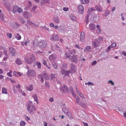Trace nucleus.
I'll list each match as a JSON object with an SVG mask.
<instances>
[{"label":"nucleus","mask_w":126,"mask_h":126,"mask_svg":"<svg viewBox=\"0 0 126 126\" xmlns=\"http://www.w3.org/2000/svg\"><path fill=\"white\" fill-rule=\"evenodd\" d=\"M27 110L28 111L29 113L32 114L34 113V112L35 111V106L32 103H30L27 105Z\"/></svg>","instance_id":"nucleus-1"},{"label":"nucleus","mask_w":126,"mask_h":126,"mask_svg":"<svg viewBox=\"0 0 126 126\" xmlns=\"http://www.w3.org/2000/svg\"><path fill=\"white\" fill-rule=\"evenodd\" d=\"M24 59L26 62L29 64H31L35 60L34 55L33 54H32L29 57H26Z\"/></svg>","instance_id":"nucleus-2"},{"label":"nucleus","mask_w":126,"mask_h":126,"mask_svg":"<svg viewBox=\"0 0 126 126\" xmlns=\"http://www.w3.org/2000/svg\"><path fill=\"white\" fill-rule=\"evenodd\" d=\"M62 110L63 111L65 114L68 116L70 119L71 120L73 118V117L71 113L67 109L63 108Z\"/></svg>","instance_id":"nucleus-3"},{"label":"nucleus","mask_w":126,"mask_h":126,"mask_svg":"<svg viewBox=\"0 0 126 126\" xmlns=\"http://www.w3.org/2000/svg\"><path fill=\"white\" fill-rule=\"evenodd\" d=\"M38 78L40 79H49V76L45 72H43L41 74H39Z\"/></svg>","instance_id":"nucleus-4"},{"label":"nucleus","mask_w":126,"mask_h":126,"mask_svg":"<svg viewBox=\"0 0 126 126\" xmlns=\"http://www.w3.org/2000/svg\"><path fill=\"white\" fill-rule=\"evenodd\" d=\"M47 45V41L46 40H42L38 43V45L42 48L45 47Z\"/></svg>","instance_id":"nucleus-5"},{"label":"nucleus","mask_w":126,"mask_h":126,"mask_svg":"<svg viewBox=\"0 0 126 126\" xmlns=\"http://www.w3.org/2000/svg\"><path fill=\"white\" fill-rule=\"evenodd\" d=\"M78 55H74L70 57L69 59L72 62L77 63L78 62Z\"/></svg>","instance_id":"nucleus-6"},{"label":"nucleus","mask_w":126,"mask_h":126,"mask_svg":"<svg viewBox=\"0 0 126 126\" xmlns=\"http://www.w3.org/2000/svg\"><path fill=\"white\" fill-rule=\"evenodd\" d=\"M27 75L28 77H34L36 76V73L34 70H29L28 71Z\"/></svg>","instance_id":"nucleus-7"},{"label":"nucleus","mask_w":126,"mask_h":126,"mask_svg":"<svg viewBox=\"0 0 126 126\" xmlns=\"http://www.w3.org/2000/svg\"><path fill=\"white\" fill-rule=\"evenodd\" d=\"M22 15L23 17L26 19L29 18L32 16V14H30L29 12L27 11H24L22 14Z\"/></svg>","instance_id":"nucleus-8"},{"label":"nucleus","mask_w":126,"mask_h":126,"mask_svg":"<svg viewBox=\"0 0 126 126\" xmlns=\"http://www.w3.org/2000/svg\"><path fill=\"white\" fill-rule=\"evenodd\" d=\"M70 64L71 65V68L69 70L71 72V74L75 73L77 69L75 65L73 64L72 63H71Z\"/></svg>","instance_id":"nucleus-9"},{"label":"nucleus","mask_w":126,"mask_h":126,"mask_svg":"<svg viewBox=\"0 0 126 126\" xmlns=\"http://www.w3.org/2000/svg\"><path fill=\"white\" fill-rule=\"evenodd\" d=\"M56 58V55L54 54H52L49 56V59L50 61L52 63L54 62L55 59Z\"/></svg>","instance_id":"nucleus-10"},{"label":"nucleus","mask_w":126,"mask_h":126,"mask_svg":"<svg viewBox=\"0 0 126 126\" xmlns=\"http://www.w3.org/2000/svg\"><path fill=\"white\" fill-rule=\"evenodd\" d=\"M100 42L97 40H95L92 42V45L94 48L98 47L99 45Z\"/></svg>","instance_id":"nucleus-11"},{"label":"nucleus","mask_w":126,"mask_h":126,"mask_svg":"<svg viewBox=\"0 0 126 126\" xmlns=\"http://www.w3.org/2000/svg\"><path fill=\"white\" fill-rule=\"evenodd\" d=\"M50 39L54 41H58L59 40V36L57 34H54L51 36Z\"/></svg>","instance_id":"nucleus-12"},{"label":"nucleus","mask_w":126,"mask_h":126,"mask_svg":"<svg viewBox=\"0 0 126 126\" xmlns=\"http://www.w3.org/2000/svg\"><path fill=\"white\" fill-rule=\"evenodd\" d=\"M61 90L63 93H66L68 91V89L67 86L64 85L62 87Z\"/></svg>","instance_id":"nucleus-13"},{"label":"nucleus","mask_w":126,"mask_h":126,"mask_svg":"<svg viewBox=\"0 0 126 126\" xmlns=\"http://www.w3.org/2000/svg\"><path fill=\"white\" fill-rule=\"evenodd\" d=\"M9 52L11 54L12 56H14L15 54V50L14 48L11 47L9 48Z\"/></svg>","instance_id":"nucleus-14"},{"label":"nucleus","mask_w":126,"mask_h":126,"mask_svg":"<svg viewBox=\"0 0 126 126\" xmlns=\"http://www.w3.org/2000/svg\"><path fill=\"white\" fill-rule=\"evenodd\" d=\"M78 11L79 13L80 14H82L83 13L84 8L83 6L81 5L78 6Z\"/></svg>","instance_id":"nucleus-15"},{"label":"nucleus","mask_w":126,"mask_h":126,"mask_svg":"<svg viewBox=\"0 0 126 126\" xmlns=\"http://www.w3.org/2000/svg\"><path fill=\"white\" fill-rule=\"evenodd\" d=\"M85 33L84 32H82L80 34V39L81 42H83L85 40Z\"/></svg>","instance_id":"nucleus-16"},{"label":"nucleus","mask_w":126,"mask_h":126,"mask_svg":"<svg viewBox=\"0 0 126 126\" xmlns=\"http://www.w3.org/2000/svg\"><path fill=\"white\" fill-rule=\"evenodd\" d=\"M98 16V15H97L96 14L94 16L91 17V18H93V21L94 22H96L98 20L99 18Z\"/></svg>","instance_id":"nucleus-17"},{"label":"nucleus","mask_w":126,"mask_h":126,"mask_svg":"<svg viewBox=\"0 0 126 126\" xmlns=\"http://www.w3.org/2000/svg\"><path fill=\"white\" fill-rule=\"evenodd\" d=\"M95 28V25L93 23H91L89 25V29L91 30H94Z\"/></svg>","instance_id":"nucleus-18"},{"label":"nucleus","mask_w":126,"mask_h":126,"mask_svg":"<svg viewBox=\"0 0 126 126\" xmlns=\"http://www.w3.org/2000/svg\"><path fill=\"white\" fill-rule=\"evenodd\" d=\"M18 7L16 5H13L12 6L13 9L12 12L14 13H15L17 12Z\"/></svg>","instance_id":"nucleus-19"},{"label":"nucleus","mask_w":126,"mask_h":126,"mask_svg":"<svg viewBox=\"0 0 126 126\" xmlns=\"http://www.w3.org/2000/svg\"><path fill=\"white\" fill-rule=\"evenodd\" d=\"M91 49V47L90 46H86L84 50L85 52H87L88 51L90 52V49Z\"/></svg>","instance_id":"nucleus-20"},{"label":"nucleus","mask_w":126,"mask_h":126,"mask_svg":"<svg viewBox=\"0 0 126 126\" xmlns=\"http://www.w3.org/2000/svg\"><path fill=\"white\" fill-rule=\"evenodd\" d=\"M26 89L27 90L31 91L33 89V87L32 85H31L29 86H26Z\"/></svg>","instance_id":"nucleus-21"},{"label":"nucleus","mask_w":126,"mask_h":126,"mask_svg":"<svg viewBox=\"0 0 126 126\" xmlns=\"http://www.w3.org/2000/svg\"><path fill=\"white\" fill-rule=\"evenodd\" d=\"M68 52L70 54H74L76 53V51L75 49H73L71 50L69 49Z\"/></svg>","instance_id":"nucleus-22"},{"label":"nucleus","mask_w":126,"mask_h":126,"mask_svg":"<svg viewBox=\"0 0 126 126\" xmlns=\"http://www.w3.org/2000/svg\"><path fill=\"white\" fill-rule=\"evenodd\" d=\"M89 15H87L85 17L84 21L86 23V25H87L89 21Z\"/></svg>","instance_id":"nucleus-23"},{"label":"nucleus","mask_w":126,"mask_h":126,"mask_svg":"<svg viewBox=\"0 0 126 126\" xmlns=\"http://www.w3.org/2000/svg\"><path fill=\"white\" fill-rule=\"evenodd\" d=\"M59 48V47L57 45H55L53 46H51V48L53 51H54L55 50H57Z\"/></svg>","instance_id":"nucleus-24"},{"label":"nucleus","mask_w":126,"mask_h":126,"mask_svg":"<svg viewBox=\"0 0 126 126\" xmlns=\"http://www.w3.org/2000/svg\"><path fill=\"white\" fill-rule=\"evenodd\" d=\"M54 21L55 23H58L60 22V20L59 19L58 17L57 16L54 17Z\"/></svg>","instance_id":"nucleus-25"},{"label":"nucleus","mask_w":126,"mask_h":126,"mask_svg":"<svg viewBox=\"0 0 126 126\" xmlns=\"http://www.w3.org/2000/svg\"><path fill=\"white\" fill-rule=\"evenodd\" d=\"M95 10L93 9V8H92L90 9H89L88 11V13L89 15L91 14V13L93 11H95Z\"/></svg>","instance_id":"nucleus-26"},{"label":"nucleus","mask_w":126,"mask_h":126,"mask_svg":"<svg viewBox=\"0 0 126 126\" xmlns=\"http://www.w3.org/2000/svg\"><path fill=\"white\" fill-rule=\"evenodd\" d=\"M70 90L72 95L74 97L76 98V95L74 93L72 88L71 87L70 89Z\"/></svg>","instance_id":"nucleus-27"},{"label":"nucleus","mask_w":126,"mask_h":126,"mask_svg":"<svg viewBox=\"0 0 126 126\" xmlns=\"http://www.w3.org/2000/svg\"><path fill=\"white\" fill-rule=\"evenodd\" d=\"M110 13V11L108 10H107L105 11V13L104 14V16L106 17L108 16L109 14Z\"/></svg>","instance_id":"nucleus-28"},{"label":"nucleus","mask_w":126,"mask_h":126,"mask_svg":"<svg viewBox=\"0 0 126 126\" xmlns=\"http://www.w3.org/2000/svg\"><path fill=\"white\" fill-rule=\"evenodd\" d=\"M32 97L34 98V100L36 102L37 104H38V99H37V96L36 94H34V95H33Z\"/></svg>","instance_id":"nucleus-29"},{"label":"nucleus","mask_w":126,"mask_h":126,"mask_svg":"<svg viewBox=\"0 0 126 126\" xmlns=\"http://www.w3.org/2000/svg\"><path fill=\"white\" fill-rule=\"evenodd\" d=\"M16 64L18 65H20L22 64V62L20 59L17 58L16 61Z\"/></svg>","instance_id":"nucleus-30"},{"label":"nucleus","mask_w":126,"mask_h":126,"mask_svg":"<svg viewBox=\"0 0 126 126\" xmlns=\"http://www.w3.org/2000/svg\"><path fill=\"white\" fill-rule=\"evenodd\" d=\"M70 18L74 21H76V17L74 16L71 15L70 16Z\"/></svg>","instance_id":"nucleus-31"},{"label":"nucleus","mask_w":126,"mask_h":126,"mask_svg":"<svg viewBox=\"0 0 126 126\" xmlns=\"http://www.w3.org/2000/svg\"><path fill=\"white\" fill-rule=\"evenodd\" d=\"M51 64L53 67L56 69L58 68V66L57 63L54 62H52Z\"/></svg>","instance_id":"nucleus-32"},{"label":"nucleus","mask_w":126,"mask_h":126,"mask_svg":"<svg viewBox=\"0 0 126 126\" xmlns=\"http://www.w3.org/2000/svg\"><path fill=\"white\" fill-rule=\"evenodd\" d=\"M64 57L65 59H67L68 58H69V59H70V55H69L68 53H66L65 54Z\"/></svg>","instance_id":"nucleus-33"},{"label":"nucleus","mask_w":126,"mask_h":126,"mask_svg":"<svg viewBox=\"0 0 126 126\" xmlns=\"http://www.w3.org/2000/svg\"><path fill=\"white\" fill-rule=\"evenodd\" d=\"M81 2L83 4L88 3L89 2V0H80Z\"/></svg>","instance_id":"nucleus-34"},{"label":"nucleus","mask_w":126,"mask_h":126,"mask_svg":"<svg viewBox=\"0 0 126 126\" xmlns=\"http://www.w3.org/2000/svg\"><path fill=\"white\" fill-rule=\"evenodd\" d=\"M57 74H51L50 75V77L51 79L53 78H56Z\"/></svg>","instance_id":"nucleus-35"},{"label":"nucleus","mask_w":126,"mask_h":126,"mask_svg":"<svg viewBox=\"0 0 126 126\" xmlns=\"http://www.w3.org/2000/svg\"><path fill=\"white\" fill-rule=\"evenodd\" d=\"M2 93L3 94H7V92L6 89L5 88H3L2 90Z\"/></svg>","instance_id":"nucleus-36"},{"label":"nucleus","mask_w":126,"mask_h":126,"mask_svg":"<svg viewBox=\"0 0 126 126\" xmlns=\"http://www.w3.org/2000/svg\"><path fill=\"white\" fill-rule=\"evenodd\" d=\"M49 0H41V4H44L46 3H49V2H48Z\"/></svg>","instance_id":"nucleus-37"},{"label":"nucleus","mask_w":126,"mask_h":126,"mask_svg":"<svg viewBox=\"0 0 126 126\" xmlns=\"http://www.w3.org/2000/svg\"><path fill=\"white\" fill-rule=\"evenodd\" d=\"M79 105H80L82 107L85 108L86 107L85 104L82 102H80L79 104H78Z\"/></svg>","instance_id":"nucleus-38"},{"label":"nucleus","mask_w":126,"mask_h":126,"mask_svg":"<svg viewBox=\"0 0 126 126\" xmlns=\"http://www.w3.org/2000/svg\"><path fill=\"white\" fill-rule=\"evenodd\" d=\"M95 7L97 10H98L99 12L102 11V9L101 7H99L98 6H96Z\"/></svg>","instance_id":"nucleus-39"},{"label":"nucleus","mask_w":126,"mask_h":126,"mask_svg":"<svg viewBox=\"0 0 126 126\" xmlns=\"http://www.w3.org/2000/svg\"><path fill=\"white\" fill-rule=\"evenodd\" d=\"M27 23L29 25H31L32 24H33L35 26L36 25L32 22L30 20H27Z\"/></svg>","instance_id":"nucleus-40"},{"label":"nucleus","mask_w":126,"mask_h":126,"mask_svg":"<svg viewBox=\"0 0 126 126\" xmlns=\"http://www.w3.org/2000/svg\"><path fill=\"white\" fill-rule=\"evenodd\" d=\"M70 73H71L70 70L67 71L65 72V75L66 76H69V74Z\"/></svg>","instance_id":"nucleus-41"},{"label":"nucleus","mask_w":126,"mask_h":126,"mask_svg":"<svg viewBox=\"0 0 126 126\" xmlns=\"http://www.w3.org/2000/svg\"><path fill=\"white\" fill-rule=\"evenodd\" d=\"M26 124L25 122L23 121H20V125L21 126H24Z\"/></svg>","instance_id":"nucleus-42"},{"label":"nucleus","mask_w":126,"mask_h":126,"mask_svg":"<svg viewBox=\"0 0 126 126\" xmlns=\"http://www.w3.org/2000/svg\"><path fill=\"white\" fill-rule=\"evenodd\" d=\"M23 11V9L22 8L20 7H18L17 10V12L18 13H20L22 12Z\"/></svg>","instance_id":"nucleus-43"},{"label":"nucleus","mask_w":126,"mask_h":126,"mask_svg":"<svg viewBox=\"0 0 126 126\" xmlns=\"http://www.w3.org/2000/svg\"><path fill=\"white\" fill-rule=\"evenodd\" d=\"M16 37L17 39L18 40H20L21 38V36L18 33L17 34V35L16 36Z\"/></svg>","instance_id":"nucleus-44"},{"label":"nucleus","mask_w":126,"mask_h":126,"mask_svg":"<svg viewBox=\"0 0 126 126\" xmlns=\"http://www.w3.org/2000/svg\"><path fill=\"white\" fill-rule=\"evenodd\" d=\"M85 84L86 85H88L89 86L90 85H94L93 83L91 82H88L86 83H85Z\"/></svg>","instance_id":"nucleus-45"},{"label":"nucleus","mask_w":126,"mask_h":126,"mask_svg":"<svg viewBox=\"0 0 126 126\" xmlns=\"http://www.w3.org/2000/svg\"><path fill=\"white\" fill-rule=\"evenodd\" d=\"M80 100V98L79 97H77L76 100V102L78 104H79V100Z\"/></svg>","instance_id":"nucleus-46"},{"label":"nucleus","mask_w":126,"mask_h":126,"mask_svg":"<svg viewBox=\"0 0 126 126\" xmlns=\"http://www.w3.org/2000/svg\"><path fill=\"white\" fill-rule=\"evenodd\" d=\"M25 119L27 121H28L30 120V117L27 116V115H25Z\"/></svg>","instance_id":"nucleus-47"},{"label":"nucleus","mask_w":126,"mask_h":126,"mask_svg":"<svg viewBox=\"0 0 126 126\" xmlns=\"http://www.w3.org/2000/svg\"><path fill=\"white\" fill-rule=\"evenodd\" d=\"M37 66L38 67L39 69H40L41 67V64L40 62L37 63Z\"/></svg>","instance_id":"nucleus-48"},{"label":"nucleus","mask_w":126,"mask_h":126,"mask_svg":"<svg viewBox=\"0 0 126 126\" xmlns=\"http://www.w3.org/2000/svg\"><path fill=\"white\" fill-rule=\"evenodd\" d=\"M98 41H99L100 42V43L102 42L103 41V38L102 37H99L98 38V39H97Z\"/></svg>","instance_id":"nucleus-49"},{"label":"nucleus","mask_w":126,"mask_h":126,"mask_svg":"<svg viewBox=\"0 0 126 126\" xmlns=\"http://www.w3.org/2000/svg\"><path fill=\"white\" fill-rule=\"evenodd\" d=\"M108 83L109 84H111L113 85H114V82L111 80H109L108 81Z\"/></svg>","instance_id":"nucleus-50"},{"label":"nucleus","mask_w":126,"mask_h":126,"mask_svg":"<svg viewBox=\"0 0 126 126\" xmlns=\"http://www.w3.org/2000/svg\"><path fill=\"white\" fill-rule=\"evenodd\" d=\"M19 20L20 22L22 24H23L25 22V20L22 18L19 19Z\"/></svg>","instance_id":"nucleus-51"},{"label":"nucleus","mask_w":126,"mask_h":126,"mask_svg":"<svg viewBox=\"0 0 126 126\" xmlns=\"http://www.w3.org/2000/svg\"><path fill=\"white\" fill-rule=\"evenodd\" d=\"M32 42L31 43V45L32 46V47L34 46H35V41H32Z\"/></svg>","instance_id":"nucleus-52"},{"label":"nucleus","mask_w":126,"mask_h":126,"mask_svg":"<svg viewBox=\"0 0 126 126\" xmlns=\"http://www.w3.org/2000/svg\"><path fill=\"white\" fill-rule=\"evenodd\" d=\"M18 72H16V71H14L13 72V74L14 75L16 76V77L18 76Z\"/></svg>","instance_id":"nucleus-53"},{"label":"nucleus","mask_w":126,"mask_h":126,"mask_svg":"<svg viewBox=\"0 0 126 126\" xmlns=\"http://www.w3.org/2000/svg\"><path fill=\"white\" fill-rule=\"evenodd\" d=\"M7 35L10 38H11L12 36V34L11 33H7Z\"/></svg>","instance_id":"nucleus-54"},{"label":"nucleus","mask_w":126,"mask_h":126,"mask_svg":"<svg viewBox=\"0 0 126 126\" xmlns=\"http://www.w3.org/2000/svg\"><path fill=\"white\" fill-rule=\"evenodd\" d=\"M116 44L115 43H113L111 45L112 47H116Z\"/></svg>","instance_id":"nucleus-55"},{"label":"nucleus","mask_w":126,"mask_h":126,"mask_svg":"<svg viewBox=\"0 0 126 126\" xmlns=\"http://www.w3.org/2000/svg\"><path fill=\"white\" fill-rule=\"evenodd\" d=\"M97 62L96 61H94L92 63L91 65H94Z\"/></svg>","instance_id":"nucleus-56"},{"label":"nucleus","mask_w":126,"mask_h":126,"mask_svg":"<svg viewBox=\"0 0 126 126\" xmlns=\"http://www.w3.org/2000/svg\"><path fill=\"white\" fill-rule=\"evenodd\" d=\"M29 43V40H27L25 42L24 44L26 46H27V44Z\"/></svg>","instance_id":"nucleus-57"},{"label":"nucleus","mask_w":126,"mask_h":126,"mask_svg":"<svg viewBox=\"0 0 126 126\" xmlns=\"http://www.w3.org/2000/svg\"><path fill=\"white\" fill-rule=\"evenodd\" d=\"M45 85L46 87H48L49 88V85L48 83L47 82H45Z\"/></svg>","instance_id":"nucleus-58"},{"label":"nucleus","mask_w":126,"mask_h":126,"mask_svg":"<svg viewBox=\"0 0 126 126\" xmlns=\"http://www.w3.org/2000/svg\"><path fill=\"white\" fill-rule=\"evenodd\" d=\"M37 7L36 6H34L32 9V11H34L35 9Z\"/></svg>","instance_id":"nucleus-59"},{"label":"nucleus","mask_w":126,"mask_h":126,"mask_svg":"<svg viewBox=\"0 0 126 126\" xmlns=\"http://www.w3.org/2000/svg\"><path fill=\"white\" fill-rule=\"evenodd\" d=\"M21 93L24 96H26V94L23 91H22L21 92Z\"/></svg>","instance_id":"nucleus-60"},{"label":"nucleus","mask_w":126,"mask_h":126,"mask_svg":"<svg viewBox=\"0 0 126 126\" xmlns=\"http://www.w3.org/2000/svg\"><path fill=\"white\" fill-rule=\"evenodd\" d=\"M79 96L83 99H85V97H84V96L81 94H80V95H79Z\"/></svg>","instance_id":"nucleus-61"},{"label":"nucleus","mask_w":126,"mask_h":126,"mask_svg":"<svg viewBox=\"0 0 126 126\" xmlns=\"http://www.w3.org/2000/svg\"><path fill=\"white\" fill-rule=\"evenodd\" d=\"M43 64L45 66H46L47 62L45 60H44L43 61Z\"/></svg>","instance_id":"nucleus-62"},{"label":"nucleus","mask_w":126,"mask_h":126,"mask_svg":"<svg viewBox=\"0 0 126 126\" xmlns=\"http://www.w3.org/2000/svg\"><path fill=\"white\" fill-rule=\"evenodd\" d=\"M83 123L84 124V126H88V125L87 123H85L84 122H83Z\"/></svg>","instance_id":"nucleus-63"},{"label":"nucleus","mask_w":126,"mask_h":126,"mask_svg":"<svg viewBox=\"0 0 126 126\" xmlns=\"http://www.w3.org/2000/svg\"><path fill=\"white\" fill-rule=\"evenodd\" d=\"M122 54L124 56H126V52L124 51L122 52Z\"/></svg>","instance_id":"nucleus-64"}]
</instances>
